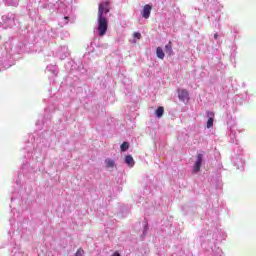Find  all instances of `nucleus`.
<instances>
[{"label":"nucleus","instance_id":"obj_1","mask_svg":"<svg viewBox=\"0 0 256 256\" xmlns=\"http://www.w3.org/2000/svg\"><path fill=\"white\" fill-rule=\"evenodd\" d=\"M106 4L99 5L98 7V33L100 37H103L107 34V29H109V21L103 16V7Z\"/></svg>","mask_w":256,"mask_h":256},{"label":"nucleus","instance_id":"obj_2","mask_svg":"<svg viewBox=\"0 0 256 256\" xmlns=\"http://www.w3.org/2000/svg\"><path fill=\"white\" fill-rule=\"evenodd\" d=\"M203 163V154L196 155V162L194 164L193 173H199L201 171V165Z\"/></svg>","mask_w":256,"mask_h":256},{"label":"nucleus","instance_id":"obj_3","mask_svg":"<svg viewBox=\"0 0 256 256\" xmlns=\"http://www.w3.org/2000/svg\"><path fill=\"white\" fill-rule=\"evenodd\" d=\"M153 9V7H151V5L146 4L143 7V10L141 12L142 17H144V19H149V17H151V10Z\"/></svg>","mask_w":256,"mask_h":256},{"label":"nucleus","instance_id":"obj_4","mask_svg":"<svg viewBox=\"0 0 256 256\" xmlns=\"http://www.w3.org/2000/svg\"><path fill=\"white\" fill-rule=\"evenodd\" d=\"M178 97L180 101H188L189 99V91L186 89L178 90Z\"/></svg>","mask_w":256,"mask_h":256},{"label":"nucleus","instance_id":"obj_5","mask_svg":"<svg viewBox=\"0 0 256 256\" xmlns=\"http://www.w3.org/2000/svg\"><path fill=\"white\" fill-rule=\"evenodd\" d=\"M125 163H127L128 167H134L135 166V160L133 159V156L126 155L125 156Z\"/></svg>","mask_w":256,"mask_h":256},{"label":"nucleus","instance_id":"obj_6","mask_svg":"<svg viewBox=\"0 0 256 256\" xmlns=\"http://www.w3.org/2000/svg\"><path fill=\"white\" fill-rule=\"evenodd\" d=\"M165 53L166 55H169V57L173 55V44L171 43V41H169L168 44L165 46Z\"/></svg>","mask_w":256,"mask_h":256},{"label":"nucleus","instance_id":"obj_7","mask_svg":"<svg viewBox=\"0 0 256 256\" xmlns=\"http://www.w3.org/2000/svg\"><path fill=\"white\" fill-rule=\"evenodd\" d=\"M156 55H157L158 59H165V52H163L162 47L156 48Z\"/></svg>","mask_w":256,"mask_h":256},{"label":"nucleus","instance_id":"obj_8","mask_svg":"<svg viewBox=\"0 0 256 256\" xmlns=\"http://www.w3.org/2000/svg\"><path fill=\"white\" fill-rule=\"evenodd\" d=\"M105 163H106L107 169H113V167H115V160H113L111 158H107L105 160Z\"/></svg>","mask_w":256,"mask_h":256},{"label":"nucleus","instance_id":"obj_9","mask_svg":"<svg viewBox=\"0 0 256 256\" xmlns=\"http://www.w3.org/2000/svg\"><path fill=\"white\" fill-rule=\"evenodd\" d=\"M164 113H165V108H163V106H160L156 109V117L161 118L163 117Z\"/></svg>","mask_w":256,"mask_h":256},{"label":"nucleus","instance_id":"obj_10","mask_svg":"<svg viewBox=\"0 0 256 256\" xmlns=\"http://www.w3.org/2000/svg\"><path fill=\"white\" fill-rule=\"evenodd\" d=\"M99 5H104L103 6V13H109V2H102Z\"/></svg>","mask_w":256,"mask_h":256},{"label":"nucleus","instance_id":"obj_11","mask_svg":"<svg viewBox=\"0 0 256 256\" xmlns=\"http://www.w3.org/2000/svg\"><path fill=\"white\" fill-rule=\"evenodd\" d=\"M121 151H128L129 150V144L127 142H123L120 146Z\"/></svg>","mask_w":256,"mask_h":256},{"label":"nucleus","instance_id":"obj_12","mask_svg":"<svg viewBox=\"0 0 256 256\" xmlns=\"http://www.w3.org/2000/svg\"><path fill=\"white\" fill-rule=\"evenodd\" d=\"M213 122H214L213 118L210 117L207 121V129H211V127H213Z\"/></svg>","mask_w":256,"mask_h":256},{"label":"nucleus","instance_id":"obj_13","mask_svg":"<svg viewBox=\"0 0 256 256\" xmlns=\"http://www.w3.org/2000/svg\"><path fill=\"white\" fill-rule=\"evenodd\" d=\"M83 255H85V250H83L82 248H79V249L76 251L75 256H83Z\"/></svg>","mask_w":256,"mask_h":256},{"label":"nucleus","instance_id":"obj_14","mask_svg":"<svg viewBox=\"0 0 256 256\" xmlns=\"http://www.w3.org/2000/svg\"><path fill=\"white\" fill-rule=\"evenodd\" d=\"M133 37H135V39H141V33L135 32V33L133 34Z\"/></svg>","mask_w":256,"mask_h":256},{"label":"nucleus","instance_id":"obj_15","mask_svg":"<svg viewBox=\"0 0 256 256\" xmlns=\"http://www.w3.org/2000/svg\"><path fill=\"white\" fill-rule=\"evenodd\" d=\"M215 116V113L213 112H208V117H214Z\"/></svg>","mask_w":256,"mask_h":256},{"label":"nucleus","instance_id":"obj_16","mask_svg":"<svg viewBox=\"0 0 256 256\" xmlns=\"http://www.w3.org/2000/svg\"><path fill=\"white\" fill-rule=\"evenodd\" d=\"M64 19H65L66 21H69V17H67V16H65Z\"/></svg>","mask_w":256,"mask_h":256},{"label":"nucleus","instance_id":"obj_17","mask_svg":"<svg viewBox=\"0 0 256 256\" xmlns=\"http://www.w3.org/2000/svg\"><path fill=\"white\" fill-rule=\"evenodd\" d=\"M215 39H217V34H215Z\"/></svg>","mask_w":256,"mask_h":256}]
</instances>
